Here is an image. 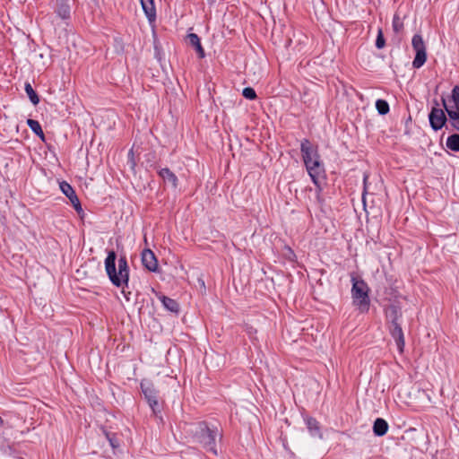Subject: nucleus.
Returning a JSON list of instances; mask_svg holds the SVG:
<instances>
[{"label":"nucleus","instance_id":"nucleus-1","mask_svg":"<svg viewBox=\"0 0 459 459\" xmlns=\"http://www.w3.org/2000/svg\"><path fill=\"white\" fill-rule=\"evenodd\" d=\"M300 152L308 175L316 185L317 193H319L322 190V180L325 178V169L320 160L317 148L308 139H303L300 144Z\"/></svg>","mask_w":459,"mask_h":459},{"label":"nucleus","instance_id":"nucleus-2","mask_svg":"<svg viewBox=\"0 0 459 459\" xmlns=\"http://www.w3.org/2000/svg\"><path fill=\"white\" fill-rule=\"evenodd\" d=\"M187 433L192 437L195 442L198 443L207 452L218 455L216 440L222 438V433L219 431L217 426L210 425L206 421H198L191 423L188 426Z\"/></svg>","mask_w":459,"mask_h":459},{"label":"nucleus","instance_id":"nucleus-3","mask_svg":"<svg viewBox=\"0 0 459 459\" xmlns=\"http://www.w3.org/2000/svg\"><path fill=\"white\" fill-rule=\"evenodd\" d=\"M117 254L114 250L108 252L105 259V270L112 284L117 288L124 289L128 286L129 266L126 255L118 258V271L116 268Z\"/></svg>","mask_w":459,"mask_h":459},{"label":"nucleus","instance_id":"nucleus-4","mask_svg":"<svg viewBox=\"0 0 459 459\" xmlns=\"http://www.w3.org/2000/svg\"><path fill=\"white\" fill-rule=\"evenodd\" d=\"M351 297L353 305L362 313L369 309L370 299L368 296V287L363 280H357L352 277Z\"/></svg>","mask_w":459,"mask_h":459},{"label":"nucleus","instance_id":"nucleus-5","mask_svg":"<svg viewBox=\"0 0 459 459\" xmlns=\"http://www.w3.org/2000/svg\"><path fill=\"white\" fill-rule=\"evenodd\" d=\"M411 45L416 52L414 60L412 61L413 68H420L427 60L426 46L421 35L415 34L411 39Z\"/></svg>","mask_w":459,"mask_h":459},{"label":"nucleus","instance_id":"nucleus-6","mask_svg":"<svg viewBox=\"0 0 459 459\" xmlns=\"http://www.w3.org/2000/svg\"><path fill=\"white\" fill-rule=\"evenodd\" d=\"M141 389L147 400L148 404L152 408L154 413L160 411L157 391L153 386V384L150 381L143 380L141 382Z\"/></svg>","mask_w":459,"mask_h":459},{"label":"nucleus","instance_id":"nucleus-7","mask_svg":"<svg viewBox=\"0 0 459 459\" xmlns=\"http://www.w3.org/2000/svg\"><path fill=\"white\" fill-rule=\"evenodd\" d=\"M385 316L386 325H394L401 324L403 317L402 307L398 303H391L385 307Z\"/></svg>","mask_w":459,"mask_h":459},{"label":"nucleus","instance_id":"nucleus-8","mask_svg":"<svg viewBox=\"0 0 459 459\" xmlns=\"http://www.w3.org/2000/svg\"><path fill=\"white\" fill-rule=\"evenodd\" d=\"M429 120L431 128L434 131H438L446 125L447 118L443 109L432 108L429 114Z\"/></svg>","mask_w":459,"mask_h":459},{"label":"nucleus","instance_id":"nucleus-9","mask_svg":"<svg viewBox=\"0 0 459 459\" xmlns=\"http://www.w3.org/2000/svg\"><path fill=\"white\" fill-rule=\"evenodd\" d=\"M59 186L62 193L70 200L74 210L78 213H81L82 212V208L80 200L76 195L75 191L74 190L72 186L65 181H62Z\"/></svg>","mask_w":459,"mask_h":459},{"label":"nucleus","instance_id":"nucleus-10","mask_svg":"<svg viewBox=\"0 0 459 459\" xmlns=\"http://www.w3.org/2000/svg\"><path fill=\"white\" fill-rule=\"evenodd\" d=\"M387 328H388V331H389L391 336L395 341V343H396L399 352L403 353L404 345H405V341H404V334H403V331L402 329L401 324L390 325V326H387Z\"/></svg>","mask_w":459,"mask_h":459},{"label":"nucleus","instance_id":"nucleus-11","mask_svg":"<svg viewBox=\"0 0 459 459\" xmlns=\"http://www.w3.org/2000/svg\"><path fill=\"white\" fill-rule=\"evenodd\" d=\"M143 265L150 272L158 270V261L154 253L151 249H144L142 252Z\"/></svg>","mask_w":459,"mask_h":459},{"label":"nucleus","instance_id":"nucleus-12","mask_svg":"<svg viewBox=\"0 0 459 459\" xmlns=\"http://www.w3.org/2000/svg\"><path fill=\"white\" fill-rule=\"evenodd\" d=\"M158 175L163 179L165 183H169L174 188L178 187V177L169 168L159 169Z\"/></svg>","mask_w":459,"mask_h":459},{"label":"nucleus","instance_id":"nucleus-13","mask_svg":"<svg viewBox=\"0 0 459 459\" xmlns=\"http://www.w3.org/2000/svg\"><path fill=\"white\" fill-rule=\"evenodd\" d=\"M158 299L160 300L164 307L172 313L178 314L179 312V304L177 300L170 299L163 294H159Z\"/></svg>","mask_w":459,"mask_h":459},{"label":"nucleus","instance_id":"nucleus-14","mask_svg":"<svg viewBox=\"0 0 459 459\" xmlns=\"http://www.w3.org/2000/svg\"><path fill=\"white\" fill-rule=\"evenodd\" d=\"M305 421L310 435L322 438V432L319 422L313 417H307Z\"/></svg>","mask_w":459,"mask_h":459},{"label":"nucleus","instance_id":"nucleus-15","mask_svg":"<svg viewBox=\"0 0 459 459\" xmlns=\"http://www.w3.org/2000/svg\"><path fill=\"white\" fill-rule=\"evenodd\" d=\"M142 8L150 22L156 18V9L153 0H140Z\"/></svg>","mask_w":459,"mask_h":459},{"label":"nucleus","instance_id":"nucleus-16","mask_svg":"<svg viewBox=\"0 0 459 459\" xmlns=\"http://www.w3.org/2000/svg\"><path fill=\"white\" fill-rule=\"evenodd\" d=\"M189 45L195 48L200 58H204L205 56L204 49L201 45L200 38L195 33H189L186 36Z\"/></svg>","mask_w":459,"mask_h":459},{"label":"nucleus","instance_id":"nucleus-17","mask_svg":"<svg viewBox=\"0 0 459 459\" xmlns=\"http://www.w3.org/2000/svg\"><path fill=\"white\" fill-rule=\"evenodd\" d=\"M56 13L64 20L70 18L71 9L67 0L57 1Z\"/></svg>","mask_w":459,"mask_h":459},{"label":"nucleus","instance_id":"nucleus-18","mask_svg":"<svg viewBox=\"0 0 459 459\" xmlns=\"http://www.w3.org/2000/svg\"><path fill=\"white\" fill-rule=\"evenodd\" d=\"M388 430V423L382 418H377L373 424V432L377 437H383Z\"/></svg>","mask_w":459,"mask_h":459},{"label":"nucleus","instance_id":"nucleus-19","mask_svg":"<svg viewBox=\"0 0 459 459\" xmlns=\"http://www.w3.org/2000/svg\"><path fill=\"white\" fill-rule=\"evenodd\" d=\"M27 125L37 136H39L42 141H45V134L39 121L29 118L27 120Z\"/></svg>","mask_w":459,"mask_h":459},{"label":"nucleus","instance_id":"nucleus-20","mask_svg":"<svg viewBox=\"0 0 459 459\" xmlns=\"http://www.w3.org/2000/svg\"><path fill=\"white\" fill-rule=\"evenodd\" d=\"M446 147L453 152H459V134H453L446 139Z\"/></svg>","mask_w":459,"mask_h":459},{"label":"nucleus","instance_id":"nucleus-21","mask_svg":"<svg viewBox=\"0 0 459 459\" xmlns=\"http://www.w3.org/2000/svg\"><path fill=\"white\" fill-rule=\"evenodd\" d=\"M25 92L27 93L30 102L33 105H38L39 102V98L37 92L33 90L31 84L30 82H26L24 85Z\"/></svg>","mask_w":459,"mask_h":459},{"label":"nucleus","instance_id":"nucleus-22","mask_svg":"<svg viewBox=\"0 0 459 459\" xmlns=\"http://www.w3.org/2000/svg\"><path fill=\"white\" fill-rule=\"evenodd\" d=\"M376 108L380 115H386L390 110L388 102L381 99L376 101Z\"/></svg>","mask_w":459,"mask_h":459},{"label":"nucleus","instance_id":"nucleus-23","mask_svg":"<svg viewBox=\"0 0 459 459\" xmlns=\"http://www.w3.org/2000/svg\"><path fill=\"white\" fill-rule=\"evenodd\" d=\"M442 101H443L444 108H445L449 118L451 119V121L459 119V109H457L455 108V109H452L447 107L445 100H442Z\"/></svg>","mask_w":459,"mask_h":459},{"label":"nucleus","instance_id":"nucleus-24","mask_svg":"<svg viewBox=\"0 0 459 459\" xmlns=\"http://www.w3.org/2000/svg\"><path fill=\"white\" fill-rule=\"evenodd\" d=\"M242 95L247 99V100H255L256 99V93H255V91L251 88V87H246L243 89L242 91Z\"/></svg>","mask_w":459,"mask_h":459},{"label":"nucleus","instance_id":"nucleus-25","mask_svg":"<svg viewBox=\"0 0 459 459\" xmlns=\"http://www.w3.org/2000/svg\"><path fill=\"white\" fill-rule=\"evenodd\" d=\"M392 25L394 32L396 33L400 32L403 28V22H402L398 15L394 16Z\"/></svg>","mask_w":459,"mask_h":459},{"label":"nucleus","instance_id":"nucleus-26","mask_svg":"<svg viewBox=\"0 0 459 459\" xmlns=\"http://www.w3.org/2000/svg\"><path fill=\"white\" fill-rule=\"evenodd\" d=\"M385 38L383 35V31L381 29H379L377 31V39H376V47H377V48L381 49L385 47Z\"/></svg>","mask_w":459,"mask_h":459},{"label":"nucleus","instance_id":"nucleus-27","mask_svg":"<svg viewBox=\"0 0 459 459\" xmlns=\"http://www.w3.org/2000/svg\"><path fill=\"white\" fill-rule=\"evenodd\" d=\"M451 98L455 104V108L459 109V86L454 87V89L452 90Z\"/></svg>","mask_w":459,"mask_h":459},{"label":"nucleus","instance_id":"nucleus-28","mask_svg":"<svg viewBox=\"0 0 459 459\" xmlns=\"http://www.w3.org/2000/svg\"><path fill=\"white\" fill-rule=\"evenodd\" d=\"M107 437L109 441L110 446L113 448H117L119 446V442L117 441V439L115 437H110L108 434H107Z\"/></svg>","mask_w":459,"mask_h":459},{"label":"nucleus","instance_id":"nucleus-29","mask_svg":"<svg viewBox=\"0 0 459 459\" xmlns=\"http://www.w3.org/2000/svg\"><path fill=\"white\" fill-rule=\"evenodd\" d=\"M128 163L130 164L131 169H134L135 167V160H134V152L132 150H130V152H128Z\"/></svg>","mask_w":459,"mask_h":459},{"label":"nucleus","instance_id":"nucleus-30","mask_svg":"<svg viewBox=\"0 0 459 459\" xmlns=\"http://www.w3.org/2000/svg\"><path fill=\"white\" fill-rule=\"evenodd\" d=\"M451 126L455 129L456 131H459V118L457 120H452L450 122Z\"/></svg>","mask_w":459,"mask_h":459}]
</instances>
